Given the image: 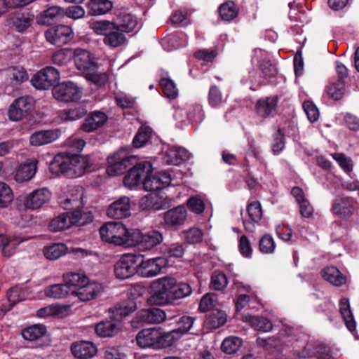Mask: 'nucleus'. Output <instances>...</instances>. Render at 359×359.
Masks as SVG:
<instances>
[{"label": "nucleus", "mask_w": 359, "mask_h": 359, "mask_svg": "<svg viewBox=\"0 0 359 359\" xmlns=\"http://www.w3.org/2000/svg\"><path fill=\"white\" fill-rule=\"evenodd\" d=\"M83 196V188L74 187L60 195L59 203L65 210L79 208L82 205Z\"/></svg>", "instance_id": "412c9836"}, {"label": "nucleus", "mask_w": 359, "mask_h": 359, "mask_svg": "<svg viewBox=\"0 0 359 359\" xmlns=\"http://www.w3.org/2000/svg\"><path fill=\"white\" fill-rule=\"evenodd\" d=\"M124 33V32H121L119 29H113L104 37L103 42L105 45L111 48L118 47L126 41Z\"/></svg>", "instance_id": "5fc2aeb1"}, {"label": "nucleus", "mask_w": 359, "mask_h": 359, "mask_svg": "<svg viewBox=\"0 0 359 359\" xmlns=\"http://www.w3.org/2000/svg\"><path fill=\"white\" fill-rule=\"evenodd\" d=\"M238 9L233 1H227L222 4L219 8L221 18L226 21H231L238 15Z\"/></svg>", "instance_id": "13d9d810"}, {"label": "nucleus", "mask_w": 359, "mask_h": 359, "mask_svg": "<svg viewBox=\"0 0 359 359\" xmlns=\"http://www.w3.org/2000/svg\"><path fill=\"white\" fill-rule=\"evenodd\" d=\"M46 333V327L43 325L36 324L24 329L22 337L27 341H34L40 339Z\"/></svg>", "instance_id": "603ef678"}, {"label": "nucleus", "mask_w": 359, "mask_h": 359, "mask_svg": "<svg viewBox=\"0 0 359 359\" xmlns=\"http://www.w3.org/2000/svg\"><path fill=\"white\" fill-rule=\"evenodd\" d=\"M6 82L11 86H18L28 79L27 74L24 68L20 67H9L4 72Z\"/></svg>", "instance_id": "4c0bfd02"}, {"label": "nucleus", "mask_w": 359, "mask_h": 359, "mask_svg": "<svg viewBox=\"0 0 359 359\" xmlns=\"http://www.w3.org/2000/svg\"><path fill=\"white\" fill-rule=\"evenodd\" d=\"M175 278L170 276L159 278L152 282L150 286L151 295L147 302L149 304L166 305L173 302V289Z\"/></svg>", "instance_id": "20e7f679"}, {"label": "nucleus", "mask_w": 359, "mask_h": 359, "mask_svg": "<svg viewBox=\"0 0 359 359\" xmlns=\"http://www.w3.org/2000/svg\"><path fill=\"white\" fill-rule=\"evenodd\" d=\"M131 245L141 252H151L163 241V233L156 230L142 233L139 229L131 230Z\"/></svg>", "instance_id": "423d86ee"}, {"label": "nucleus", "mask_w": 359, "mask_h": 359, "mask_svg": "<svg viewBox=\"0 0 359 359\" xmlns=\"http://www.w3.org/2000/svg\"><path fill=\"white\" fill-rule=\"evenodd\" d=\"M59 72L53 67H47L34 75L31 82L38 90H47L59 80Z\"/></svg>", "instance_id": "dca6fc26"}, {"label": "nucleus", "mask_w": 359, "mask_h": 359, "mask_svg": "<svg viewBox=\"0 0 359 359\" xmlns=\"http://www.w3.org/2000/svg\"><path fill=\"white\" fill-rule=\"evenodd\" d=\"M67 282L72 285V295L76 297L81 302L95 299L104 291L102 283L90 280L88 276L81 273H70Z\"/></svg>", "instance_id": "f03ea898"}, {"label": "nucleus", "mask_w": 359, "mask_h": 359, "mask_svg": "<svg viewBox=\"0 0 359 359\" xmlns=\"http://www.w3.org/2000/svg\"><path fill=\"white\" fill-rule=\"evenodd\" d=\"M69 305L65 304H51L39 309L37 311L36 315L40 318L60 316L64 314L69 309Z\"/></svg>", "instance_id": "de8ad7c7"}, {"label": "nucleus", "mask_w": 359, "mask_h": 359, "mask_svg": "<svg viewBox=\"0 0 359 359\" xmlns=\"http://www.w3.org/2000/svg\"><path fill=\"white\" fill-rule=\"evenodd\" d=\"M137 306L134 302L116 305L109 309L111 318L116 321H120L130 313L134 312Z\"/></svg>", "instance_id": "a19ab883"}, {"label": "nucleus", "mask_w": 359, "mask_h": 359, "mask_svg": "<svg viewBox=\"0 0 359 359\" xmlns=\"http://www.w3.org/2000/svg\"><path fill=\"white\" fill-rule=\"evenodd\" d=\"M278 102L276 95L260 98L255 104L256 113L262 117L269 116L275 112Z\"/></svg>", "instance_id": "473e14b6"}, {"label": "nucleus", "mask_w": 359, "mask_h": 359, "mask_svg": "<svg viewBox=\"0 0 359 359\" xmlns=\"http://www.w3.org/2000/svg\"><path fill=\"white\" fill-rule=\"evenodd\" d=\"M68 251L67 245L63 243H52L43 248V255L49 260H56L65 255Z\"/></svg>", "instance_id": "c03bdc74"}, {"label": "nucleus", "mask_w": 359, "mask_h": 359, "mask_svg": "<svg viewBox=\"0 0 359 359\" xmlns=\"http://www.w3.org/2000/svg\"><path fill=\"white\" fill-rule=\"evenodd\" d=\"M70 277V273L64 277V284H55L47 287L45 290V294L54 299H62L67 297L69 294H72V285L67 282Z\"/></svg>", "instance_id": "72a5a7b5"}, {"label": "nucleus", "mask_w": 359, "mask_h": 359, "mask_svg": "<svg viewBox=\"0 0 359 359\" xmlns=\"http://www.w3.org/2000/svg\"><path fill=\"white\" fill-rule=\"evenodd\" d=\"M12 24L15 29L19 32H23L30 25L32 18L28 13H16L11 19Z\"/></svg>", "instance_id": "bf43d9fd"}, {"label": "nucleus", "mask_w": 359, "mask_h": 359, "mask_svg": "<svg viewBox=\"0 0 359 359\" xmlns=\"http://www.w3.org/2000/svg\"><path fill=\"white\" fill-rule=\"evenodd\" d=\"M108 217L115 219L128 218L131 215V201L129 197L123 196L112 202L107 209Z\"/></svg>", "instance_id": "a211bd4d"}, {"label": "nucleus", "mask_w": 359, "mask_h": 359, "mask_svg": "<svg viewBox=\"0 0 359 359\" xmlns=\"http://www.w3.org/2000/svg\"><path fill=\"white\" fill-rule=\"evenodd\" d=\"M357 202L352 198L338 197L332 205L333 212L341 219L349 218L356 209Z\"/></svg>", "instance_id": "b1692460"}, {"label": "nucleus", "mask_w": 359, "mask_h": 359, "mask_svg": "<svg viewBox=\"0 0 359 359\" xmlns=\"http://www.w3.org/2000/svg\"><path fill=\"white\" fill-rule=\"evenodd\" d=\"M172 180L169 172L159 171L153 173L152 171L144 180V189L147 191L161 190L168 187Z\"/></svg>", "instance_id": "6ab92c4d"}, {"label": "nucleus", "mask_w": 359, "mask_h": 359, "mask_svg": "<svg viewBox=\"0 0 359 359\" xmlns=\"http://www.w3.org/2000/svg\"><path fill=\"white\" fill-rule=\"evenodd\" d=\"M90 27L96 34L105 37L111 30L116 29V23L114 20H100L92 22Z\"/></svg>", "instance_id": "6e6d98bb"}, {"label": "nucleus", "mask_w": 359, "mask_h": 359, "mask_svg": "<svg viewBox=\"0 0 359 359\" xmlns=\"http://www.w3.org/2000/svg\"><path fill=\"white\" fill-rule=\"evenodd\" d=\"M107 115L101 111H93L86 118L81 126V129L91 133L100 128L107 121Z\"/></svg>", "instance_id": "2f4dec72"}, {"label": "nucleus", "mask_w": 359, "mask_h": 359, "mask_svg": "<svg viewBox=\"0 0 359 359\" xmlns=\"http://www.w3.org/2000/svg\"><path fill=\"white\" fill-rule=\"evenodd\" d=\"M294 354L299 358H315L316 359H332L331 348L318 341H309L302 350H295Z\"/></svg>", "instance_id": "f8f14e48"}, {"label": "nucleus", "mask_w": 359, "mask_h": 359, "mask_svg": "<svg viewBox=\"0 0 359 359\" xmlns=\"http://www.w3.org/2000/svg\"><path fill=\"white\" fill-rule=\"evenodd\" d=\"M325 93L333 100H340L346 94V88L344 81L337 80L330 83L326 87Z\"/></svg>", "instance_id": "49530a36"}, {"label": "nucleus", "mask_w": 359, "mask_h": 359, "mask_svg": "<svg viewBox=\"0 0 359 359\" xmlns=\"http://www.w3.org/2000/svg\"><path fill=\"white\" fill-rule=\"evenodd\" d=\"M38 161L28 158L20 163L15 171L14 180L17 183H24L31 180L37 171Z\"/></svg>", "instance_id": "5701e85b"}, {"label": "nucleus", "mask_w": 359, "mask_h": 359, "mask_svg": "<svg viewBox=\"0 0 359 359\" xmlns=\"http://www.w3.org/2000/svg\"><path fill=\"white\" fill-rule=\"evenodd\" d=\"M177 330L165 332L161 327L143 329L136 335L137 345L141 348L161 349L170 346L177 339Z\"/></svg>", "instance_id": "f257e3e1"}, {"label": "nucleus", "mask_w": 359, "mask_h": 359, "mask_svg": "<svg viewBox=\"0 0 359 359\" xmlns=\"http://www.w3.org/2000/svg\"><path fill=\"white\" fill-rule=\"evenodd\" d=\"M248 217L243 220L245 229L248 232L255 230V224H258L262 217V209L259 201H253L247 207Z\"/></svg>", "instance_id": "a878e982"}, {"label": "nucleus", "mask_w": 359, "mask_h": 359, "mask_svg": "<svg viewBox=\"0 0 359 359\" xmlns=\"http://www.w3.org/2000/svg\"><path fill=\"white\" fill-rule=\"evenodd\" d=\"M228 284L226 275L222 272L215 271L210 278V286L215 290H222Z\"/></svg>", "instance_id": "0e129e2a"}, {"label": "nucleus", "mask_w": 359, "mask_h": 359, "mask_svg": "<svg viewBox=\"0 0 359 359\" xmlns=\"http://www.w3.org/2000/svg\"><path fill=\"white\" fill-rule=\"evenodd\" d=\"M259 249L262 254H273L276 249L273 237L269 234L264 235L259 240Z\"/></svg>", "instance_id": "338daca9"}, {"label": "nucleus", "mask_w": 359, "mask_h": 359, "mask_svg": "<svg viewBox=\"0 0 359 359\" xmlns=\"http://www.w3.org/2000/svg\"><path fill=\"white\" fill-rule=\"evenodd\" d=\"M109 175L116 176L125 172L126 170L137 163V156L130 154L126 149H121L107 158Z\"/></svg>", "instance_id": "6e6552de"}, {"label": "nucleus", "mask_w": 359, "mask_h": 359, "mask_svg": "<svg viewBox=\"0 0 359 359\" xmlns=\"http://www.w3.org/2000/svg\"><path fill=\"white\" fill-rule=\"evenodd\" d=\"M152 137L151 128L143 124L139 128L137 133L135 136L133 144L134 147L140 148L144 146Z\"/></svg>", "instance_id": "864d4df0"}, {"label": "nucleus", "mask_w": 359, "mask_h": 359, "mask_svg": "<svg viewBox=\"0 0 359 359\" xmlns=\"http://www.w3.org/2000/svg\"><path fill=\"white\" fill-rule=\"evenodd\" d=\"M65 15L64 10L59 6H51L37 15V23L48 25L59 20Z\"/></svg>", "instance_id": "c9c22d12"}, {"label": "nucleus", "mask_w": 359, "mask_h": 359, "mask_svg": "<svg viewBox=\"0 0 359 359\" xmlns=\"http://www.w3.org/2000/svg\"><path fill=\"white\" fill-rule=\"evenodd\" d=\"M71 154L60 152L56 154L49 165L50 171L55 175L66 174L69 176Z\"/></svg>", "instance_id": "cd10ccee"}, {"label": "nucleus", "mask_w": 359, "mask_h": 359, "mask_svg": "<svg viewBox=\"0 0 359 359\" xmlns=\"http://www.w3.org/2000/svg\"><path fill=\"white\" fill-rule=\"evenodd\" d=\"M114 23L116 29L124 32H130L136 27L137 21L131 14H123L114 20Z\"/></svg>", "instance_id": "09e8293b"}, {"label": "nucleus", "mask_w": 359, "mask_h": 359, "mask_svg": "<svg viewBox=\"0 0 359 359\" xmlns=\"http://www.w3.org/2000/svg\"><path fill=\"white\" fill-rule=\"evenodd\" d=\"M131 166L132 168L124 177V186L130 189H133L140 184L144 186V180L153 170L151 163L144 161L139 162L137 158V163Z\"/></svg>", "instance_id": "1a4fd4ad"}, {"label": "nucleus", "mask_w": 359, "mask_h": 359, "mask_svg": "<svg viewBox=\"0 0 359 359\" xmlns=\"http://www.w3.org/2000/svg\"><path fill=\"white\" fill-rule=\"evenodd\" d=\"M13 198V192L10 186L4 182H0V208L8 207Z\"/></svg>", "instance_id": "e2e57ef3"}, {"label": "nucleus", "mask_w": 359, "mask_h": 359, "mask_svg": "<svg viewBox=\"0 0 359 359\" xmlns=\"http://www.w3.org/2000/svg\"><path fill=\"white\" fill-rule=\"evenodd\" d=\"M102 241L118 246H130L131 231L121 222H108L100 229Z\"/></svg>", "instance_id": "39448f33"}, {"label": "nucleus", "mask_w": 359, "mask_h": 359, "mask_svg": "<svg viewBox=\"0 0 359 359\" xmlns=\"http://www.w3.org/2000/svg\"><path fill=\"white\" fill-rule=\"evenodd\" d=\"M187 217V210L184 205H178L164 213L165 224L170 227H177L184 224Z\"/></svg>", "instance_id": "bb28decb"}, {"label": "nucleus", "mask_w": 359, "mask_h": 359, "mask_svg": "<svg viewBox=\"0 0 359 359\" xmlns=\"http://www.w3.org/2000/svg\"><path fill=\"white\" fill-rule=\"evenodd\" d=\"M117 324L109 320H102L95 326V332L100 337H111L118 332Z\"/></svg>", "instance_id": "79ce46f5"}, {"label": "nucleus", "mask_w": 359, "mask_h": 359, "mask_svg": "<svg viewBox=\"0 0 359 359\" xmlns=\"http://www.w3.org/2000/svg\"><path fill=\"white\" fill-rule=\"evenodd\" d=\"M339 311L348 330L351 332L355 330L356 323L351 309L348 299L343 297L339 300Z\"/></svg>", "instance_id": "e433bc0d"}, {"label": "nucleus", "mask_w": 359, "mask_h": 359, "mask_svg": "<svg viewBox=\"0 0 359 359\" xmlns=\"http://www.w3.org/2000/svg\"><path fill=\"white\" fill-rule=\"evenodd\" d=\"M192 293V288L189 283H177L175 279V286L173 289V301L189 296Z\"/></svg>", "instance_id": "774afa93"}, {"label": "nucleus", "mask_w": 359, "mask_h": 359, "mask_svg": "<svg viewBox=\"0 0 359 359\" xmlns=\"http://www.w3.org/2000/svg\"><path fill=\"white\" fill-rule=\"evenodd\" d=\"M69 168L70 177H80L86 171L90 170V161L88 156L71 154V164Z\"/></svg>", "instance_id": "7c9ffc66"}, {"label": "nucleus", "mask_w": 359, "mask_h": 359, "mask_svg": "<svg viewBox=\"0 0 359 359\" xmlns=\"http://www.w3.org/2000/svg\"><path fill=\"white\" fill-rule=\"evenodd\" d=\"M190 153L184 148L163 144L162 147V158L168 165H179L190 158Z\"/></svg>", "instance_id": "aec40b11"}, {"label": "nucleus", "mask_w": 359, "mask_h": 359, "mask_svg": "<svg viewBox=\"0 0 359 359\" xmlns=\"http://www.w3.org/2000/svg\"><path fill=\"white\" fill-rule=\"evenodd\" d=\"M112 6V3L109 0H90L88 5L89 12L93 15L105 14Z\"/></svg>", "instance_id": "8fccbe9b"}, {"label": "nucleus", "mask_w": 359, "mask_h": 359, "mask_svg": "<svg viewBox=\"0 0 359 359\" xmlns=\"http://www.w3.org/2000/svg\"><path fill=\"white\" fill-rule=\"evenodd\" d=\"M73 56L76 68L84 73L97 68V62L93 55L88 50L83 48H76L73 51Z\"/></svg>", "instance_id": "4be33fe9"}, {"label": "nucleus", "mask_w": 359, "mask_h": 359, "mask_svg": "<svg viewBox=\"0 0 359 359\" xmlns=\"http://www.w3.org/2000/svg\"><path fill=\"white\" fill-rule=\"evenodd\" d=\"M51 198L48 189H36L30 193L20 195L16 200L18 207L22 210H35L48 203Z\"/></svg>", "instance_id": "0eeeda50"}, {"label": "nucleus", "mask_w": 359, "mask_h": 359, "mask_svg": "<svg viewBox=\"0 0 359 359\" xmlns=\"http://www.w3.org/2000/svg\"><path fill=\"white\" fill-rule=\"evenodd\" d=\"M187 44V36L182 32L170 34L161 41L163 49L168 52L184 46Z\"/></svg>", "instance_id": "58836bf2"}, {"label": "nucleus", "mask_w": 359, "mask_h": 359, "mask_svg": "<svg viewBox=\"0 0 359 359\" xmlns=\"http://www.w3.org/2000/svg\"><path fill=\"white\" fill-rule=\"evenodd\" d=\"M321 276L325 280L337 287L345 285L348 280V277L333 266L322 269Z\"/></svg>", "instance_id": "f704fd0d"}, {"label": "nucleus", "mask_w": 359, "mask_h": 359, "mask_svg": "<svg viewBox=\"0 0 359 359\" xmlns=\"http://www.w3.org/2000/svg\"><path fill=\"white\" fill-rule=\"evenodd\" d=\"M304 334L297 328L289 325H283L279 332L271 337H258L257 344L267 350L274 349L282 351L285 348L293 345Z\"/></svg>", "instance_id": "7ed1b4c3"}, {"label": "nucleus", "mask_w": 359, "mask_h": 359, "mask_svg": "<svg viewBox=\"0 0 359 359\" xmlns=\"http://www.w3.org/2000/svg\"><path fill=\"white\" fill-rule=\"evenodd\" d=\"M94 70L86 72V79L97 87L104 86L108 81V75L106 73Z\"/></svg>", "instance_id": "69168bd1"}, {"label": "nucleus", "mask_w": 359, "mask_h": 359, "mask_svg": "<svg viewBox=\"0 0 359 359\" xmlns=\"http://www.w3.org/2000/svg\"><path fill=\"white\" fill-rule=\"evenodd\" d=\"M243 320L248 323L252 327L259 332H266L272 329L271 321L263 317L244 314L243 316Z\"/></svg>", "instance_id": "37998d69"}, {"label": "nucleus", "mask_w": 359, "mask_h": 359, "mask_svg": "<svg viewBox=\"0 0 359 359\" xmlns=\"http://www.w3.org/2000/svg\"><path fill=\"white\" fill-rule=\"evenodd\" d=\"M208 101L211 107L219 108L226 102V99L223 97L219 88L212 85L209 90Z\"/></svg>", "instance_id": "052dcab7"}, {"label": "nucleus", "mask_w": 359, "mask_h": 359, "mask_svg": "<svg viewBox=\"0 0 359 359\" xmlns=\"http://www.w3.org/2000/svg\"><path fill=\"white\" fill-rule=\"evenodd\" d=\"M160 86L162 88L164 95L170 100L175 99L178 95V89L175 83L168 76L167 73L161 76L160 79Z\"/></svg>", "instance_id": "3c124183"}, {"label": "nucleus", "mask_w": 359, "mask_h": 359, "mask_svg": "<svg viewBox=\"0 0 359 359\" xmlns=\"http://www.w3.org/2000/svg\"><path fill=\"white\" fill-rule=\"evenodd\" d=\"M61 135L62 131L58 128L39 130L32 134L29 142L32 146H42L56 141Z\"/></svg>", "instance_id": "393cba45"}, {"label": "nucleus", "mask_w": 359, "mask_h": 359, "mask_svg": "<svg viewBox=\"0 0 359 359\" xmlns=\"http://www.w3.org/2000/svg\"><path fill=\"white\" fill-rule=\"evenodd\" d=\"M140 318L142 320L151 323H161L166 318L165 313L158 308H151L142 310L140 313Z\"/></svg>", "instance_id": "a18cd8bd"}, {"label": "nucleus", "mask_w": 359, "mask_h": 359, "mask_svg": "<svg viewBox=\"0 0 359 359\" xmlns=\"http://www.w3.org/2000/svg\"><path fill=\"white\" fill-rule=\"evenodd\" d=\"M34 100L30 96L20 97L14 100L8 109V117L13 121H18L32 112Z\"/></svg>", "instance_id": "4468645a"}, {"label": "nucleus", "mask_w": 359, "mask_h": 359, "mask_svg": "<svg viewBox=\"0 0 359 359\" xmlns=\"http://www.w3.org/2000/svg\"><path fill=\"white\" fill-rule=\"evenodd\" d=\"M45 36L50 43L62 46L74 39V33L71 27L60 25L48 29Z\"/></svg>", "instance_id": "f3484780"}, {"label": "nucleus", "mask_w": 359, "mask_h": 359, "mask_svg": "<svg viewBox=\"0 0 359 359\" xmlns=\"http://www.w3.org/2000/svg\"><path fill=\"white\" fill-rule=\"evenodd\" d=\"M167 264V259L163 257L144 259V256L141 255L137 264V273L145 278L154 277L160 273Z\"/></svg>", "instance_id": "ddd939ff"}, {"label": "nucleus", "mask_w": 359, "mask_h": 359, "mask_svg": "<svg viewBox=\"0 0 359 359\" xmlns=\"http://www.w3.org/2000/svg\"><path fill=\"white\" fill-rule=\"evenodd\" d=\"M86 113L87 110L83 106L63 109L57 113L53 119V123L60 125L68 121H74L81 118Z\"/></svg>", "instance_id": "c85d7f7f"}, {"label": "nucleus", "mask_w": 359, "mask_h": 359, "mask_svg": "<svg viewBox=\"0 0 359 359\" xmlns=\"http://www.w3.org/2000/svg\"><path fill=\"white\" fill-rule=\"evenodd\" d=\"M254 60H257L259 62L260 69L264 76H273L276 74V65L270 62L266 53L262 50H255Z\"/></svg>", "instance_id": "ea45409f"}, {"label": "nucleus", "mask_w": 359, "mask_h": 359, "mask_svg": "<svg viewBox=\"0 0 359 359\" xmlns=\"http://www.w3.org/2000/svg\"><path fill=\"white\" fill-rule=\"evenodd\" d=\"M53 97L61 102H76L81 97V90L73 82H62L53 88Z\"/></svg>", "instance_id": "2eb2a0df"}, {"label": "nucleus", "mask_w": 359, "mask_h": 359, "mask_svg": "<svg viewBox=\"0 0 359 359\" xmlns=\"http://www.w3.org/2000/svg\"><path fill=\"white\" fill-rule=\"evenodd\" d=\"M141 254L128 253L123 255L114 266V273L119 279H126L137 273L138 261Z\"/></svg>", "instance_id": "9d476101"}, {"label": "nucleus", "mask_w": 359, "mask_h": 359, "mask_svg": "<svg viewBox=\"0 0 359 359\" xmlns=\"http://www.w3.org/2000/svg\"><path fill=\"white\" fill-rule=\"evenodd\" d=\"M242 344L243 341L241 338L231 336L224 339L221 348L226 354H233L238 351Z\"/></svg>", "instance_id": "680f3d73"}, {"label": "nucleus", "mask_w": 359, "mask_h": 359, "mask_svg": "<svg viewBox=\"0 0 359 359\" xmlns=\"http://www.w3.org/2000/svg\"><path fill=\"white\" fill-rule=\"evenodd\" d=\"M71 351L72 354L79 359L92 358L97 352L96 346L88 341L74 343L71 346Z\"/></svg>", "instance_id": "c756f323"}, {"label": "nucleus", "mask_w": 359, "mask_h": 359, "mask_svg": "<svg viewBox=\"0 0 359 359\" xmlns=\"http://www.w3.org/2000/svg\"><path fill=\"white\" fill-rule=\"evenodd\" d=\"M226 313L220 310L213 311L205 320V324L211 329H216L223 325L226 321Z\"/></svg>", "instance_id": "4d7b16f0"}, {"label": "nucleus", "mask_w": 359, "mask_h": 359, "mask_svg": "<svg viewBox=\"0 0 359 359\" xmlns=\"http://www.w3.org/2000/svg\"><path fill=\"white\" fill-rule=\"evenodd\" d=\"M81 212L79 210L67 212L53 218L49 223L50 231L57 232L69 229L73 225H83Z\"/></svg>", "instance_id": "9b49d317"}]
</instances>
